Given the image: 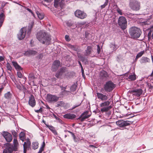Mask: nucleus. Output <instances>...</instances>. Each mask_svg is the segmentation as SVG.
Instances as JSON below:
<instances>
[{
  "instance_id": "obj_1",
  "label": "nucleus",
  "mask_w": 153,
  "mask_h": 153,
  "mask_svg": "<svg viewBox=\"0 0 153 153\" xmlns=\"http://www.w3.org/2000/svg\"><path fill=\"white\" fill-rule=\"evenodd\" d=\"M36 37L39 41L43 44L48 45L51 43V36L44 30H41L38 32Z\"/></svg>"
},
{
  "instance_id": "obj_2",
  "label": "nucleus",
  "mask_w": 153,
  "mask_h": 153,
  "mask_svg": "<svg viewBox=\"0 0 153 153\" xmlns=\"http://www.w3.org/2000/svg\"><path fill=\"white\" fill-rule=\"evenodd\" d=\"M70 76V72L65 67L61 68L57 72L55 76L57 78L62 76L65 78H68Z\"/></svg>"
},
{
  "instance_id": "obj_3",
  "label": "nucleus",
  "mask_w": 153,
  "mask_h": 153,
  "mask_svg": "<svg viewBox=\"0 0 153 153\" xmlns=\"http://www.w3.org/2000/svg\"><path fill=\"white\" fill-rule=\"evenodd\" d=\"M129 34L131 38H139L141 33L140 29L136 27H132L129 29Z\"/></svg>"
},
{
  "instance_id": "obj_4",
  "label": "nucleus",
  "mask_w": 153,
  "mask_h": 153,
  "mask_svg": "<svg viewBox=\"0 0 153 153\" xmlns=\"http://www.w3.org/2000/svg\"><path fill=\"white\" fill-rule=\"evenodd\" d=\"M129 6L132 10L138 11L140 8V2L137 0H130Z\"/></svg>"
},
{
  "instance_id": "obj_5",
  "label": "nucleus",
  "mask_w": 153,
  "mask_h": 153,
  "mask_svg": "<svg viewBox=\"0 0 153 153\" xmlns=\"http://www.w3.org/2000/svg\"><path fill=\"white\" fill-rule=\"evenodd\" d=\"M118 24L123 30L125 29L127 26V21L126 18L123 16L120 17L118 19Z\"/></svg>"
},
{
  "instance_id": "obj_6",
  "label": "nucleus",
  "mask_w": 153,
  "mask_h": 153,
  "mask_svg": "<svg viewBox=\"0 0 153 153\" xmlns=\"http://www.w3.org/2000/svg\"><path fill=\"white\" fill-rule=\"evenodd\" d=\"M110 102L108 101H105L102 102L100 104L101 107H102L101 108V111L102 112H107L111 108V106H110Z\"/></svg>"
},
{
  "instance_id": "obj_7",
  "label": "nucleus",
  "mask_w": 153,
  "mask_h": 153,
  "mask_svg": "<svg viewBox=\"0 0 153 153\" xmlns=\"http://www.w3.org/2000/svg\"><path fill=\"white\" fill-rule=\"evenodd\" d=\"M115 85L112 82L109 81L106 82L104 86L105 91L110 92L115 87Z\"/></svg>"
},
{
  "instance_id": "obj_8",
  "label": "nucleus",
  "mask_w": 153,
  "mask_h": 153,
  "mask_svg": "<svg viewBox=\"0 0 153 153\" xmlns=\"http://www.w3.org/2000/svg\"><path fill=\"white\" fill-rule=\"evenodd\" d=\"M59 97L55 95L48 94L46 96V100L51 103H54L57 102L59 99Z\"/></svg>"
},
{
  "instance_id": "obj_9",
  "label": "nucleus",
  "mask_w": 153,
  "mask_h": 153,
  "mask_svg": "<svg viewBox=\"0 0 153 153\" xmlns=\"http://www.w3.org/2000/svg\"><path fill=\"white\" fill-rule=\"evenodd\" d=\"M74 14L76 17L81 19L85 18L87 16L86 13L79 10H76Z\"/></svg>"
},
{
  "instance_id": "obj_10",
  "label": "nucleus",
  "mask_w": 153,
  "mask_h": 153,
  "mask_svg": "<svg viewBox=\"0 0 153 153\" xmlns=\"http://www.w3.org/2000/svg\"><path fill=\"white\" fill-rule=\"evenodd\" d=\"M27 28L25 27L22 28L17 35L18 39L19 40L23 39L25 37L26 33Z\"/></svg>"
},
{
  "instance_id": "obj_11",
  "label": "nucleus",
  "mask_w": 153,
  "mask_h": 153,
  "mask_svg": "<svg viewBox=\"0 0 153 153\" xmlns=\"http://www.w3.org/2000/svg\"><path fill=\"white\" fill-rule=\"evenodd\" d=\"M116 124L120 127H124L130 125L129 122L128 121H124L120 120L116 122Z\"/></svg>"
},
{
  "instance_id": "obj_12",
  "label": "nucleus",
  "mask_w": 153,
  "mask_h": 153,
  "mask_svg": "<svg viewBox=\"0 0 153 153\" xmlns=\"http://www.w3.org/2000/svg\"><path fill=\"white\" fill-rule=\"evenodd\" d=\"M54 7L57 8L59 5L61 8L64 7L65 5V1L64 0H54Z\"/></svg>"
},
{
  "instance_id": "obj_13",
  "label": "nucleus",
  "mask_w": 153,
  "mask_h": 153,
  "mask_svg": "<svg viewBox=\"0 0 153 153\" xmlns=\"http://www.w3.org/2000/svg\"><path fill=\"white\" fill-rule=\"evenodd\" d=\"M143 92L142 90L141 89H132L130 91L131 93L137 97L140 96L142 94Z\"/></svg>"
},
{
  "instance_id": "obj_14",
  "label": "nucleus",
  "mask_w": 153,
  "mask_h": 153,
  "mask_svg": "<svg viewBox=\"0 0 153 153\" xmlns=\"http://www.w3.org/2000/svg\"><path fill=\"white\" fill-rule=\"evenodd\" d=\"M2 134L7 141L10 142L12 141L13 138L10 134L7 132L4 131Z\"/></svg>"
},
{
  "instance_id": "obj_15",
  "label": "nucleus",
  "mask_w": 153,
  "mask_h": 153,
  "mask_svg": "<svg viewBox=\"0 0 153 153\" xmlns=\"http://www.w3.org/2000/svg\"><path fill=\"white\" fill-rule=\"evenodd\" d=\"M31 143L29 139H27L26 141L24 142L23 145L24 153H26L27 150H29L30 148Z\"/></svg>"
},
{
  "instance_id": "obj_16",
  "label": "nucleus",
  "mask_w": 153,
  "mask_h": 153,
  "mask_svg": "<svg viewBox=\"0 0 153 153\" xmlns=\"http://www.w3.org/2000/svg\"><path fill=\"white\" fill-rule=\"evenodd\" d=\"M60 65V62L58 60L55 61L52 65L51 67V70L53 71H56Z\"/></svg>"
},
{
  "instance_id": "obj_17",
  "label": "nucleus",
  "mask_w": 153,
  "mask_h": 153,
  "mask_svg": "<svg viewBox=\"0 0 153 153\" xmlns=\"http://www.w3.org/2000/svg\"><path fill=\"white\" fill-rule=\"evenodd\" d=\"M97 94L98 98L102 101H105L108 99V95H106L99 93H97Z\"/></svg>"
},
{
  "instance_id": "obj_18",
  "label": "nucleus",
  "mask_w": 153,
  "mask_h": 153,
  "mask_svg": "<svg viewBox=\"0 0 153 153\" xmlns=\"http://www.w3.org/2000/svg\"><path fill=\"white\" fill-rule=\"evenodd\" d=\"M91 115L90 113L88 111H86L83 113L81 116L80 117L81 121L83 122L85 119L88 118Z\"/></svg>"
},
{
  "instance_id": "obj_19",
  "label": "nucleus",
  "mask_w": 153,
  "mask_h": 153,
  "mask_svg": "<svg viewBox=\"0 0 153 153\" xmlns=\"http://www.w3.org/2000/svg\"><path fill=\"white\" fill-rule=\"evenodd\" d=\"M29 104L32 107H34L36 105V102L33 96L31 95L29 97Z\"/></svg>"
},
{
  "instance_id": "obj_20",
  "label": "nucleus",
  "mask_w": 153,
  "mask_h": 153,
  "mask_svg": "<svg viewBox=\"0 0 153 153\" xmlns=\"http://www.w3.org/2000/svg\"><path fill=\"white\" fill-rule=\"evenodd\" d=\"M108 77L107 72L104 71H102L100 74V78L104 80H105Z\"/></svg>"
},
{
  "instance_id": "obj_21",
  "label": "nucleus",
  "mask_w": 153,
  "mask_h": 153,
  "mask_svg": "<svg viewBox=\"0 0 153 153\" xmlns=\"http://www.w3.org/2000/svg\"><path fill=\"white\" fill-rule=\"evenodd\" d=\"M64 118L67 119H72L76 117L75 115L71 114H67L63 116Z\"/></svg>"
},
{
  "instance_id": "obj_22",
  "label": "nucleus",
  "mask_w": 153,
  "mask_h": 153,
  "mask_svg": "<svg viewBox=\"0 0 153 153\" xmlns=\"http://www.w3.org/2000/svg\"><path fill=\"white\" fill-rule=\"evenodd\" d=\"M37 53L35 51L30 50L25 52L24 54L25 55L29 56L31 55H35Z\"/></svg>"
},
{
  "instance_id": "obj_23",
  "label": "nucleus",
  "mask_w": 153,
  "mask_h": 153,
  "mask_svg": "<svg viewBox=\"0 0 153 153\" xmlns=\"http://www.w3.org/2000/svg\"><path fill=\"white\" fill-rule=\"evenodd\" d=\"M150 61V60L148 58L145 57H143L140 59V62L141 64H143L146 63L147 62H149Z\"/></svg>"
},
{
  "instance_id": "obj_24",
  "label": "nucleus",
  "mask_w": 153,
  "mask_h": 153,
  "mask_svg": "<svg viewBox=\"0 0 153 153\" xmlns=\"http://www.w3.org/2000/svg\"><path fill=\"white\" fill-rule=\"evenodd\" d=\"M4 150H7L8 153H11L13 150H14L13 146L10 144L7 146V148Z\"/></svg>"
},
{
  "instance_id": "obj_25",
  "label": "nucleus",
  "mask_w": 153,
  "mask_h": 153,
  "mask_svg": "<svg viewBox=\"0 0 153 153\" xmlns=\"http://www.w3.org/2000/svg\"><path fill=\"white\" fill-rule=\"evenodd\" d=\"M13 145L14 151H17V147L19 145V143L17 140L16 138H14L13 139Z\"/></svg>"
},
{
  "instance_id": "obj_26",
  "label": "nucleus",
  "mask_w": 153,
  "mask_h": 153,
  "mask_svg": "<svg viewBox=\"0 0 153 153\" xmlns=\"http://www.w3.org/2000/svg\"><path fill=\"white\" fill-rule=\"evenodd\" d=\"M12 63L15 68L18 70H22V68L17 64L16 62H12Z\"/></svg>"
},
{
  "instance_id": "obj_27",
  "label": "nucleus",
  "mask_w": 153,
  "mask_h": 153,
  "mask_svg": "<svg viewBox=\"0 0 153 153\" xmlns=\"http://www.w3.org/2000/svg\"><path fill=\"white\" fill-rule=\"evenodd\" d=\"M48 128L55 135H57V133L55 129V128L51 126L47 125Z\"/></svg>"
},
{
  "instance_id": "obj_28",
  "label": "nucleus",
  "mask_w": 153,
  "mask_h": 153,
  "mask_svg": "<svg viewBox=\"0 0 153 153\" xmlns=\"http://www.w3.org/2000/svg\"><path fill=\"white\" fill-rule=\"evenodd\" d=\"M4 20V15L3 13L0 14V27L1 26Z\"/></svg>"
},
{
  "instance_id": "obj_29",
  "label": "nucleus",
  "mask_w": 153,
  "mask_h": 153,
  "mask_svg": "<svg viewBox=\"0 0 153 153\" xmlns=\"http://www.w3.org/2000/svg\"><path fill=\"white\" fill-rule=\"evenodd\" d=\"M68 47L69 48L75 51H77L78 50V47L76 46H74L72 45L71 44H68Z\"/></svg>"
},
{
  "instance_id": "obj_30",
  "label": "nucleus",
  "mask_w": 153,
  "mask_h": 153,
  "mask_svg": "<svg viewBox=\"0 0 153 153\" xmlns=\"http://www.w3.org/2000/svg\"><path fill=\"white\" fill-rule=\"evenodd\" d=\"M19 137L20 139L21 140L23 141L25 138V133L23 132H21L19 135Z\"/></svg>"
},
{
  "instance_id": "obj_31",
  "label": "nucleus",
  "mask_w": 153,
  "mask_h": 153,
  "mask_svg": "<svg viewBox=\"0 0 153 153\" xmlns=\"http://www.w3.org/2000/svg\"><path fill=\"white\" fill-rule=\"evenodd\" d=\"M29 78L30 80L33 82L34 79L35 78V77L34 75L33 74L30 73L29 75Z\"/></svg>"
},
{
  "instance_id": "obj_32",
  "label": "nucleus",
  "mask_w": 153,
  "mask_h": 153,
  "mask_svg": "<svg viewBox=\"0 0 153 153\" xmlns=\"http://www.w3.org/2000/svg\"><path fill=\"white\" fill-rule=\"evenodd\" d=\"M144 53V51H141L138 53L136 56L135 60H137V59L141 57Z\"/></svg>"
},
{
  "instance_id": "obj_33",
  "label": "nucleus",
  "mask_w": 153,
  "mask_h": 153,
  "mask_svg": "<svg viewBox=\"0 0 153 153\" xmlns=\"http://www.w3.org/2000/svg\"><path fill=\"white\" fill-rule=\"evenodd\" d=\"M91 47L88 46L86 51V55L87 56L89 55L91 53Z\"/></svg>"
},
{
  "instance_id": "obj_34",
  "label": "nucleus",
  "mask_w": 153,
  "mask_h": 153,
  "mask_svg": "<svg viewBox=\"0 0 153 153\" xmlns=\"http://www.w3.org/2000/svg\"><path fill=\"white\" fill-rule=\"evenodd\" d=\"M36 13L39 18L40 19H43L44 15L43 14L41 13L38 11Z\"/></svg>"
},
{
  "instance_id": "obj_35",
  "label": "nucleus",
  "mask_w": 153,
  "mask_h": 153,
  "mask_svg": "<svg viewBox=\"0 0 153 153\" xmlns=\"http://www.w3.org/2000/svg\"><path fill=\"white\" fill-rule=\"evenodd\" d=\"M77 87L76 84H74L71 87L70 90L71 91L73 92L76 90Z\"/></svg>"
},
{
  "instance_id": "obj_36",
  "label": "nucleus",
  "mask_w": 153,
  "mask_h": 153,
  "mask_svg": "<svg viewBox=\"0 0 153 153\" xmlns=\"http://www.w3.org/2000/svg\"><path fill=\"white\" fill-rule=\"evenodd\" d=\"M38 143H37L34 142L33 143L32 147L34 149H36L38 147Z\"/></svg>"
},
{
  "instance_id": "obj_37",
  "label": "nucleus",
  "mask_w": 153,
  "mask_h": 153,
  "mask_svg": "<svg viewBox=\"0 0 153 153\" xmlns=\"http://www.w3.org/2000/svg\"><path fill=\"white\" fill-rule=\"evenodd\" d=\"M4 97L7 99H10L11 96V95L10 92H8L4 94Z\"/></svg>"
},
{
  "instance_id": "obj_38",
  "label": "nucleus",
  "mask_w": 153,
  "mask_h": 153,
  "mask_svg": "<svg viewBox=\"0 0 153 153\" xmlns=\"http://www.w3.org/2000/svg\"><path fill=\"white\" fill-rule=\"evenodd\" d=\"M128 79L131 80H134L136 79V76L134 75H130L128 77Z\"/></svg>"
},
{
  "instance_id": "obj_39",
  "label": "nucleus",
  "mask_w": 153,
  "mask_h": 153,
  "mask_svg": "<svg viewBox=\"0 0 153 153\" xmlns=\"http://www.w3.org/2000/svg\"><path fill=\"white\" fill-rule=\"evenodd\" d=\"M6 67L7 70L10 71H11V70L12 69V68L8 62H7L6 64Z\"/></svg>"
},
{
  "instance_id": "obj_40",
  "label": "nucleus",
  "mask_w": 153,
  "mask_h": 153,
  "mask_svg": "<svg viewBox=\"0 0 153 153\" xmlns=\"http://www.w3.org/2000/svg\"><path fill=\"white\" fill-rule=\"evenodd\" d=\"M84 23L83 22H78L76 23V25L74 27L75 28L77 27V26H81L82 25H84Z\"/></svg>"
},
{
  "instance_id": "obj_41",
  "label": "nucleus",
  "mask_w": 153,
  "mask_h": 153,
  "mask_svg": "<svg viewBox=\"0 0 153 153\" xmlns=\"http://www.w3.org/2000/svg\"><path fill=\"white\" fill-rule=\"evenodd\" d=\"M108 0H106L104 4L101 5L100 7L101 9H102L105 7L107 5L108 3Z\"/></svg>"
},
{
  "instance_id": "obj_42",
  "label": "nucleus",
  "mask_w": 153,
  "mask_h": 153,
  "mask_svg": "<svg viewBox=\"0 0 153 153\" xmlns=\"http://www.w3.org/2000/svg\"><path fill=\"white\" fill-rule=\"evenodd\" d=\"M11 132L13 136L16 138V137L17 136L18 134L17 132L14 130H12Z\"/></svg>"
},
{
  "instance_id": "obj_43",
  "label": "nucleus",
  "mask_w": 153,
  "mask_h": 153,
  "mask_svg": "<svg viewBox=\"0 0 153 153\" xmlns=\"http://www.w3.org/2000/svg\"><path fill=\"white\" fill-rule=\"evenodd\" d=\"M32 27H33V25H32L29 26L28 27V31L27 32V34H28V35H30V31H31V29L32 28Z\"/></svg>"
},
{
  "instance_id": "obj_44",
  "label": "nucleus",
  "mask_w": 153,
  "mask_h": 153,
  "mask_svg": "<svg viewBox=\"0 0 153 153\" xmlns=\"http://www.w3.org/2000/svg\"><path fill=\"white\" fill-rule=\"evenodd\" d=\"M64 105L63 102L62 101L59 102L57 103V107H59L63 105Z\"/></svg>"
},
{
  "instance_id": "obj_45",
  "label": "nucleus",
  "mask_w": 153,
  "mask_h": 153,
  "mask_svg": "<svg viewBox=\"0 0 153 153\" xmlns=\"http://www.w3.org/2000/svg\"><path fill=\"white\" fill-rule=\"evenodd\" d=\"M17 74L18 77L20 78L22 77V74L20 72H17Z\"/></svg>"
},
{
  "instance_id": "obj_46",
  "label": "nucleus",
  "mask_w": 153,
  "mask_h": 153,
  "mask_svg": "<svg viewBox=\"0 0 153 153\" xmlns=\"http://www.w3.org/2000/svg\"><path fill=\"white\" fill-rule=\"evenodd\" d=\"M65 39L67 41L69 42L70 40V39L69 36L66 35L65 36Z\"/></svg>"
},
{
  "instance_id": "obj_47",
  "label": "nucleus",
  "mask_w": 153,
  "mask_h": 153,
  "mask_svg": "<svg viewBox=\"0 0 153 153\" xmlns=\"http://www.w3.org/2000/svg\"><path fill=\"white\" fill-rule=\"evenodd\" d=\"M16 87L19 89L21 90L22 89V87L19 84H16Z\"/></svg>"
},
{
  "instance_id": "obj_48",
  "label": "nucleus",
  "mask_w": 153,
  "mask_h": 153,
  "mask_svg": "<svg viewBox=\"0 0 153 153\" xmlns=\"http://www.w3.org/2000/svg\"><path fill=\"white\" fill-rule=\"evenodd\" d=\"M117 12L120 15H122V13L121 10L119 8H118L117 10Z\"/></svg>"
},
{
  "instance_id": "obj_49",
  "label": "nucleus",
  "mask_w": 153,
  "mask_h": 153,
  "mask_svg": "<svg viewBox=\"0 0 153 153\" xmlns=\"http://www.w3.org/2000/svg\"><path fill=\"white\" fill-rule=\"evenodd\" d=\"M97 53L98 54L100 53V48L99 45H97Z\"/></svg>"
},
{
  "instance_id": "obj_50",
  "label": "nucleus",
  "mask_w": 153,
  "mask_h": 153,
  "mask_svg": "<svg viewBox=\"0 0 153 153\" xmlns=\"http://www.w3.org/2000/svg\"><path fill=\"white\" fill-rule=\"evenodd\" d=\"M42 108H40L38 110H35V111L36 112L38 113L39 112H41L42 111Z\"/></svg>"
},
{
  "instance_id": "obj_51",
  "label": "nucleus",
  "mask_w": 153,
  "mask_h": 153,
  "mask_svg": "<svg viewBox=\"0 0 153 153\" xmlns=\"http://www.w3.org/2000/svg\"><path fill=\"white\" fill-rule=\"evenodd\" d=\"M44 150V148L43 147H41L40 148L38 152V153H41Z\"/></svg>"
},
{
  "instance_id": "obj_52",
  "label": "nucleus",
  "mask_w": 153,
  "mask_h": 153,
  "mask_svg": "<svg viewBox=\"0 0 153 153\" xmlns=\"http://www.w3.org/2000/svg\"><path fill=\"white\" fill-rule=\"evenodd\" d=\"M53 115L56 120H58L59 121H60V119L58 117L56 116V115L55 114H53Z\"/></svg>"
},
{
  "instance_id": "obj_53",
  "label": "nucleus",
  "mask_w": 153,
  "mask_h": 153,
  "mask_svg": "<svg viewBox=\"0 0 153 153\" xmlns=\"http://www.w3.org/2000/svg\"><path fill=\"white\" fill-rule=\"evenodd\" d=\"M73 24L71 23V22H68L67 24V25L68 26L71 27L73 26Z\"/></svg>"
},
{
  "instance_id": "obj_54",
  "label": "nucleus",
  "mask_w": 153,
  "mask_h": 153,
  "mask_svg": "<svg viewBox=\"0 0 153 153\" xmlns=\"http://www.w3.org/2000/svg\"><path fill=\"white\" fill-rule=\"evenodd\" d=\"M148 86L149 88H150L151 89H153V86H152L150 84H149V83L148 84Z\"/></svg>"
},
{
  "instance_id": "obj_55",
  "label": "nucleus",
  "mask_w": 153,
  "mask_h": 153,
  "mask_svg": "<svg viewBox=\"0 0 153 153\" xmlns=\"http://www.w3.org/2000/svg\"><path fill=\"white\" fill-rule=\"evenodd\" d=\"M4 59V58L3 56H0V61H2Z\"/></svg>"
},
{
  "instance_id": "obj_56",
  "label": "nucleus",
  "mask_w": 153,
  "mask_h": 153,
  "mask_svg": "<svg viewBox=\"0 0 153 153\" xmlns=\"http://www.w3.org/2000/svg\"><path fill=\"white\" fill-rule=\"evenodd\" d=\"M27 10H28L29 12H30V13H32V14L33 15V16H34V14L33 13V12H32V10H31L30 9H29V8H27Z\"/></svg>"
},
{
  "instance_id": "obj_57",
  "label": "nucleus",
  "mask_w": 153,
  "mask_h": 153,
  "mask_svg": "<svg viewBox=\"0 0 153 153\" xmlns=\"http://www.w3.org/2000/svg\"><path fill=\"white\" fill-rule=\"evenodd\" d=\"M78 57L81 59L83 58V56L80 54H79L78 55Z\"/></svg>"
},
{
  "instance_id": "obj_58",
  "label": "nucleus",
  "mask_w": 153,
  "mask_h": 153,
  "mask_svg": "<svg viewBox=\"0 0 153 153\" xmlns=\"http://www.w3.org/2000/svg\"><path fill=\"white\" fill-rule=\"evenodd\" d=\"M89 147H92L93 148H96V147L95 146H94V145H90L89 146Z\"/></svg>"
},
{
  "instance_id": "obj_59",
  "label": "nucleus",
  "mask_w": 153,
  "mask_h": 153,
  "mask_svg": "<svg viewBox=\"0 0 153 153\" xmlns=\"http://www.w3.org/2000/svg\"><path fill=\"white\" fill-rule=\"evenodd\" d=\"M45 146V142L44 141L43 142L42 144V147H43V148H44Z\"/></svg>"
},
{
  "instance_id": "obj_60",
  "label": "nucleus",
  "mask_w": 153,
  "mask_h": 153,
  "mask_svg": "<svg viewBox=\"0 0 153 153\" xmlns=\"http://www.w3.org/2000/svg\"><path fill=\"white\" fill-rule=\"evenodd\" d=\"M52 0H45V1L47 2H50L52 1Z\"/></svg>"
},
{
  "instance_id": "obj_61",
  "label": "nucleus",
  "mask_w": 153,
  "mask_h": 153,
  "mask_svg": "<svg viewBox=\"0 0 153 153\" xmlns=\"http://www.w3.org/2000/svg\"><path fill=\"white\" fill-rule=\"evenodd\" d=\"M151 31H150V32H149V33H148V38L149 37V36H151Z\"/></svg>"
},
{
  "instance_id": "obj_62",
  "label": "nucleus",
  "mask_w": 153,
  "mask_h": 153,
  "mask_svg": "<svg viewBox=\"0 0 153 153\" xmlns=\"http://www.w3.org/2000/svg\"><path fill=\"white\" fill-rule=\"evenodd\" d=\"M85 60V58L84 57H83L81 59V60L82 61V62H84V61Z\"/></svg>"
},
{
  "instance_id": "obj_63",
  "label": "nucleus",
  "mask_w": 153,
  "mask_h": 153,
  "mask_svg": "<svg viewBox=\"0 0 153 153\" xmlns=\"http://www.w3.org/2000/svg\"><path fill=\"white\" fill-rule=\"evenodd\" d=\"M3 153H8L7 150H4Z\"/></svg>"
},
{
  "instance_id": "obj_64",
  "label": "nucleus",
  "mask_w": 153,
  "mask_h": 153,
  "mask_svg": "<svg viewBox=\"0 0 153 153\" xmlns=\"http://www.w3.org/2000/svg\"><path fill=\"white\" fill-rule=\"evenodd\" d=\"M68 132H69L72 135V137L74 135V134L72 132H71V131H68Z\"/></svg>"
}]
</instances>
